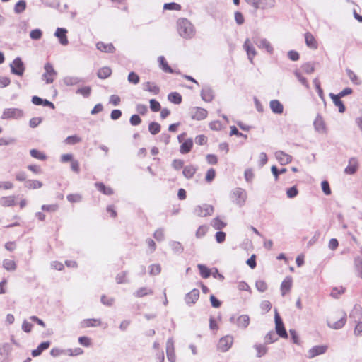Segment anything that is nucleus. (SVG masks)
Segmentation results:
<instances>
[{
	"label": "nucleus",
	"instance_id": "ea45409f",
	"mask_svg": "<svg viewBox=\"0 0 362 362\" xmlns=\"http://www.w3.org/2000/svg\"><path fill=\"white\" fill-rule=\"evenodd\" d=\"M197 267L199 270L201 276L204 279H207L211 276V270L209 269L206 265L199 264Z\"/></svg>",
	"mask_w": 362,
	"mask_h": 362
},
{
	"label": "nucleus",
	"instance_id": "f257e3e1",
	"mask_svg": "<svg viewBox=\"0 0 362 362\" xmlns=\"http://www.w3.org/2000/svg\"><path fill=\"white\" fill-rule=\"evenodd\" d=\"M177 29L180 36L184 39H192L196 33L194 25L185 18L177 21Z\"/></svg>",
	"mask_w": 362,
	"mask_h": 362
},
{
	"label": "nucleus",
	"instance_id": "c756f323",
	"mask_svg": "<svg viewBox=\"0 0 362 362\" xmlns=\"http://www.w3.org/2000/svg\"><path fill=\"white\" fill-rule=\"evenodd\" d=\"M314 128L317 132L325 130V124L322 117L318 114L313 122Z\"/></svg>",
	"mask_w": 362,
	"mask_h": 362
},
{
	"label": "nucleus",
	"instance_id": "5fc2aeb1",
	"mask_svg": "<svg viewBox=\"0 0 362 362\" xmlns=\"http://www.w3.org/2000/svg\"><path fill=\"white\" fill-rule=\"evenodd\" d=\"M354 160L353 158L349 161V164L344 170L345 173L348 175H354L358 169V165L357 163L355 162L354 164L351 163V161Z\"/></svg>",
	"mask_w": 362,
	"mask_h": 362
},
{
	"label": "nucleus",
	"instance_id": "052dcab7",
	"mask_svg": "<svg viewBox=\"0 0 362 362\" xmlns=\"http://www.w3.org/2000/svg\"><path fill=\"white\" fill-rule=\"evenodd\" d=\"M42 36V32L40 29L36 28L30 31V37L34 40H40Z\"/></svg>",
	"mask_w": 362,
	"mask_h": 362
},
{
	"label": "nucleus",
	"instance_id": "c03bdc74",
	"mask_svg": "<svg viewBox=\"0 0 362 362\" xmlns=\"http://www.w3.org/2000/svg\"><path fill=\"white\" fill-rule=\"evenodd\" d=\"M27 4L25 0H19L14 6V12L17 14L22 13L26 8Z\"/></svg>",
	"mask_w": 362,
	"mask_h": 362
},
{
	"label": "nucleus",
	"instance_id": "423d86ee",
	"mask_svg": "<svg viewBox=\"0 0 362 362\" xmlns=\"http://www.w3.org/2000/svg\"><path fill=\"white\" fill-rule=\"evenodd\" d=\"M11 72L16 76H22L25 71V65L21 57L15 58L10 64Z\"/></svg>",
	"mask_w": 362,
	"mask_h": 362
},
{
	"label": "nucleus",
	"instance_id": "4d7b16f0",
	"mask_svg": "<svg viewBox=\"0 0 362 362\" xmlns=\"http://www.w3.org/2000/svg\"><path fill=\"white\" fill-rule=\"evenodd\" d=\"M302 69L305 74H310L315 71L314 63L312 62H308L302 65Z\"/></svg>",
	"mask_w": 362,
	"mask_h": 362
},
{
	"label": "nucleus",
	"instance_id": "7ed1b4c3",
	"mask_svg": "<svg viewBox=\"0 0 362 362\" xmlns=\"http://www.w3.org/2000/svg\"><path fill=\"white\" fill-rule=\"evenodd\" d=\"M274 322L276 334L281 338L287 339L288 337V333L285 329L283 320L276 309L274 310Z\"/></svg>",
	"mask_w": 362,
	"mask_h": 362
},
{
	"label": "nucleus",
	"instance_id": "f8f14e48",
	"mask_svg": "<svg viewBox=\"0 0 362 362\" xmlns=\"http://www.w3.org/2000/svg\"><path fill=\"white\" fill-rule=\"evenodd\" d=\"M200 95L204 101L209 103L214 98V92L211 86L204 85L201 90Z\"/></svg>",
	"mask_w": 362,
	"mask_h": 362
},
{
	"label": "nucleus",
	"instance_id": "9d476101",
	"mask_svg": "<svg viewBox=\"0 0 362 362\" xmlns=\"http://www.w3.org/2000/svg\"><path fill=\"white\" fill-rule=\"evenodd\" d=\"M191 118L194 120H202L207 117L208 112L204 108L194 107L189 112Z\"/></svg>",
	"mask_w": 362,
	"mask_h": 362
},
{
	"label": "nucleus",
	"instance_id": "c9c22d12",
	"mask_svg": "<svg viewBox=\"0 0 362 362\" xmlns=\"http://www.w3.org/2000/svg\"><path fill=\"white\" fill-rule=\"evenodd\" d=\"M168 99L170 102L179 105L182 103V95L177 92H171L168 95Z\"/></svg>",
	"mask_w": 362,
	"mask_h": 362
},
{
	"label": "nucleus",
	"instance_id": "6ab92c4d",
	"mask_svg": "<svg viewBox=\"0 0 362 362\" xmlns=\"http://www.w3.org/2000/svg\"><path fill=\"white\" fill-rule=\"evenodd\" d=\"M327 346L325 345L315 346L312 347L309 351V358H314L318 355L323 354L326 352Z\"/></svg>",
	"mask_w": 362,
	"mask_h": 362
},
{
	"label": "nucleus",
	"instance_id": "bb28decb",
	"mask_svg": "<svg viewBox=\"0 0 362 362\" xmlns=\"http://www.w3.org/2000/svg\"><path fill=\"white\" fill-rule=\"evenodd\" d=\"M346 322V314L345 313H343V315L340 317V319L333 323L328 322L327 325L334 329H339L342 328Z\"/></svg>",
	"mask_w": 362,
	"mask_h": 362
},
{
	"label": "nucleus",
	"instance_id": "bf43d9fd",
	"mask_svg": "<svg viewBox=\"0 0 362 362\" xmlns=\"http://www.w3.org/2000/svg\"><path fill=\"white\" fill-rule=\"evenodd\" d=\"M313 84H314V86L315 87V89H316V90L317 92V94H318L319 97L322 100H324L323 90H322V88L320 86V82L319 81L317 78H315L313 79Z\"/></svg>",
	"mask_w": 362,
	"mask_h": 362
},
{
	"label": "nucleus",
	"instance_id": "412c9836",
	"mask_svg": "<svg viewBox=\"0 0 362 362\" xmlns=\"http://www.w3.org/2000/svg\"><path fill=\"white\" fill-rule=\"evenodd\" d=\"M158 62L160 68L165 73L173 74L176 73L168 64L165 58L163 56H160L158 58ZM178 72H177V74Z\"/></svg>",
	"mask_w": 362,
	"mask_h": 362
},
{
	"label": "nucleus",
	"instance_id": "774afa93",
	"mask_svg": "<svg viewBox=\"0 0 362 362\" xmlns=\"http://www.w3.org/2000/svg\"><path fill=\"white\" fill-rule=\"evenodd\" d=\"M298 194V190L296 186H292L291 187L287 189L286 195L288 198L292 199L296 197Z\"/></svg>",
	"mask_w": 362,
	"mask_h": 362
},
{
	"label": "nucleus",
	"instance_id": "2f4dec72",
	"mask_svg": "<svg viewBox=\"0 0 362 362\" xmlns=\"http://www.w3.org/2000/svg\"><path fill=\"white\" fill-rule=\"evenodd\" d=\"M144 90L151 92L154 95H158L160 93V88L153 83L147 81L144 83Z\"/></svg>",
	"mask_w": 362,
	"mask_h": 362
},
{
	"label": "nucleus",
	"instance_id": "09e8293b",
	"mask_svg": "<svg viewBox=\"0 0 362 362\" xmlns=\"http://www.w3.org/2000/svg\"><path fill=\"white\" fill-rule=\"evenodd\" d=\"M346 72L351 82L356 85H359L361 83V80L358 78V76L355 74V73L350 69L349 68L346 69Z\"/></svg>",
	"mask_w": 362,
	"mask_h": 362
},
{
	"label": "nucleus",
	"instance_id": "7c9ffc66",
	"mask_svg": "<svg viewBox=\"0 0 362 362\" xmlns=\"http://www.w3.org/2000/svg\"><path fill=\"white\" fill-rule=\"evenodd\" d=\"M305 40L308 47L315 49L317 48V42L310 33H307L305 34Z\"/></svg>",
	"mask_w": 362,
	"mask_h": 362
},
{
	"label": "nucleus",
	"instance_id": "864d4df0",
	"mask_svg": "<svg viewBox=\"0 0 362 362\" xmlns=\"http://www.w3.org/2000/svg\"><path fill=\"white\" fill-rule=\"evenodd\" d=\"M76 94L82 95L85 98H88L91 93V88L89 86H83L76 90Z\"/></svg>",
	"mask_w": 362,
	"mask_h": 362
},
{
	"label": "nucleus",
	"instance_id": "393cba45",
	"mask_svg": "<svg viewBox=\"0 0 362 362\" xmlns=\"http://www.w3.org/2000/svg\"><path fill=\"white\" fill-rule=\"evenodd\" d=\"M270 108L274 114H282L284 112V106L278 100H272L269 103Z\"/></svg>",
	"mask_w": 362,
	"mask_h": 362
},
{
	"label": "nucleus",
	"instance_id": "0eeeda50",
	"mask_svg": "<svg viewBox=\"0 0 362 362\" xmlns=\"http://www.w3.org/2000/svg\"><path fill=\"white\" fill-rule=\"evenodd\" d=\"M214 211V208L212 205L203 204L202 205L195 206L194 214L199 217H205L206 216L211 215Z\"/></svg>",
	"mask_w": 362,
	"mask_h": 362
},
{
	"label": "nucleus",
	"instance_id": "39448f33",
	"mask_svg": "<svg viewBox=\"0 0 362 362\" xmlns=\"http://www.w3.org/2000/svg\"><path fill=\"white\" fill-rule=\"evenodd\" d=\"M252 42L259 49H265L269 54H273L274 48L266 38H259L258 36L255 35L252 37Z\"/></svg>",
	"mask_w": 362,
	"mask_h": 362
},
{
	"label": "nucleus",
	"instance_id": "de8ad7c7",
	"mask_svg": "<svg viewBox=\"0 0 362 362\" xmlns=\"http://www.w3.org/2000/svg\"><path fill=\"white\" fill-rule=\"evenodd\" d=\"M160 124L156 122H151L148 124V131L153 135L158 134L160 132Z\"/></svg>",
	"mask_w": 362,
	"mask_h": 362
},
{
	"label": "nucleus",
	"instance_id": "4468645a",
	"mask_svg": "<svg viewBox=\"0 0 362 362\" xmlns=\"http://www.w3.org/2000/svg\"><path fill=\"white\" fill-rule=\"evenodd\" d=\"M67 30L64 28H57L54 33V36L59 40V42L62 45H67L69 40L67 38Z\"/></svg>",
	"mask_w": 362,
	"mask_h": 362
},
{
	"label": "nucleus",
	"instance_id": "69168bd1",
	"mask_svg": "<svg viewBox=\"0 0 362 362\" xmlns=\"http://www.w3.org/2000/svg\"><path fill=\"white\" fill-rule=\"evenodd\" d=\"M161 267L159 264H154L150 266L149 274L151 276H156L160 273Z\"/></svg>",
	"mask_w": 362,
	"mask_h": 362
},
{
	"label": "nucleus",
	"instance_id": "3c124183",
	"mask_svg": "<svg viewBox=\"0 0 362 362\" xmlns=\"http://www.w3.org/2000/svg\"><path fill=\"white\" fill-rule=\"evenodd\" d=\"M287 169L286 168L278 169V168L276 165H272L271 167V172L274 177L275 181L278 180L279 175L285 173Z\"/></svg>",
	"mask_w": 362,
	"mask_h": 362
},
{
	"label": "nucleus",
	"instance_id": "6e6552de",
	"mask_svg": "<svg viewBox=\"0 0 362 362\" xmlns=\"http://www.w3.org/2000/svg\"><path fill=\"white\" fill-rule=\"evenodd\" d=\"M23 115V111L19 108H6L4 110L1 119H18Z\"/></svg>",
	"mask_w": 362,
	"mask_h": 362
},
{
	"label": "nucleus",
	"instance_id": "72a5a7b5",
	"mask_svg": "<svg viewBox=\"0 0 362 362\" xmlns=\"http://www.w3.org/2000/svg\"><path fill=\"white\" fill-rule=\"evenodd\" d=\"M253 347L257 351L256 356L257 358L262 357L268 351V348L267 347V345L265 344H254Z\"/></svg>",
	"mask_w": 362,
	"mask_h": 362
},
{
	"label": "nucleus",
	"instance_id": "cd10ccee",
	"mask_svg": "<svg viewBox=\"0 0 362 362\" xmlns=\"http://www.w3.org/2000/svg\"><path fill=\"white\" fill-rule=\"evenodd\" d=\"M50 346V342L49 341L41 342L37 349H33L31 352V354L33 357H37L40 356L42 352L46 349H47Z\"/></svg>",
	"mask_w": 362,
	"mask_h": 362
},
{
	"label": "nucleus",
	"instance_id": "20e7f679",
	"mask_svg": "<svg viewBox=\"0 0 362 362\" xmlns=\"http://www.w3.org/2000/svg\"><path fill=\"white\" fill-rule=\"evenodd\" d=\"M246 3L257 9H269L274 7L276 0H245Z\"/></svg>",
	"mask_w": 362,
	"mask_h": 362
},
{
	"label": "nucleus",
	"instance_id": "e2e57ef3",
	"mask_svg": "<svg viewBox=\"0 0 362 362\" xmlns=\"http://www.w3.org/2000/svg\"><path fill=\"white\" fill-rule=\"evenodd\" d=\"M127 79L129 83L135 85L139 83L140 80L139 75L134 71H131L129 74Z\"/></svg>",
	"mask_w": 362,
	"mask_h": 362
},
{
	"label": "nucleus",
	"instance_id": "b1692460",
	"mask_svg": "<svg viewBox=\"0 0 362 362\" xmlns=\"http://www.w3.org/2000/svg\"><path fill=\"white\" fill-rule=\"evenodd\" d=\"M193 147V140L191 138L186 139L182 143L180 147V152L182 154H187L191 151Z\"/></svg>",
	"mask_w": 362,
	"mask_h": 362
},
{
	"label": "nucleus",
	"instance_id": "473e14b6",
	"mask_svg": "<svg viewBox=\"0 0 362 362\" xmlns=\"http://www.w3.org/2000/svg\"><path fill=\"white\" fill-rule=\"evenodd\" d=\"M112 74V69L109 66H103L97 72V76L100 79H105Z\"/></svg>",
	"mask_w": 362,
	"mask_h": 362
},
{
	"label": "nucleus",
	"instance_id": "6e6d98bb",
	"mask_svg": "<svg viewBox=\"0 0 362 362\" xmlns=\"http://www.w3.org/2000/svg\"><path fill=\"white\" fill-rule=\"evenodd\" d=\"M181 8V5L175 2L165 3L163 6V9L170 11H180Z\"/></svg>",
	"mask_w": 362,
	"mask_h": 362
},
{
	"label": "nucleus",
	"instance_id": "dca6fc26",
	"mask_svg": "<svg viewBox=\"0 0 362 362\" xmlns=\"http://www.w3.org/2000/svg\"><path fill=\"white\" fill-rule=\"evenodd\" d=\"M243 47L247 52L248 59L252 63V59L257 54V52L250 39H246Z\"/></svg>",
	"mask_w": 362,
	"mask_h": 362
},
{
	"label": "nucleus",
	"instance_id": "ddd939ff",
	"mask_svg": "<svg viewBox=\"0 0 362 362\" xmlns=\"http://www.w3.org/2000/svg\"><path fill=\"white\" fill-rule=\"evenodd\" d=\"M199 297V291L197 288L192 289L185 296V303L188 306H192L196 303Z\"/></svg>",
	"mask_w": 362,
	"mask_h": 362
},
{
	"label": "nucleus",
	"instance_id": "9b49d317",
	"mask_svg": "<svg viewBox=\"0 0 362 362\" xmlns=\"http://www.w3.org/2000/svg\"><path fill=\"white\" fill-rule=\"evenodd\" d=\"M44 69L45 72L42 74V78L45 80L46 83H52L54 79L50 76H56L57 71L54 70L53 66L49 62H47L45 64Z\"/></svg>",
	"mask_w": 362,
	"mask_h": 362
},
{
	"label": "nucleus",
	"instance_id": "58836bf2",
	"mask_svg": "<svg viewBox=\"0 0 362 362\" xmlns=\"http://www.w3.org/2000/svg\"><path fill=\"white\" fill-rule=\"evenodd\" d=\"M211 226L215 230H221L226 226V223L219 218V217L214 218L211 222Z\"/></svg>",
	"mask_w": 362,
	"mask_h": 362
},
{
	"label": "nucleus",
	"instance_id": "338daca9",
	"mask_svg": "<svg viewBox=\"0 0 362 362\" xmlns=\"http://www.w3.org/2000/svg\"><path fill=\"white\" fill-rule=\"evenodd\" d=\"M98 322V325L100 324V322L96 319H86L82 322V327H91L96 326L95 322Z\"/></svg>",
	"mask_w": 362,
	"mask_h": 362
},
{
	"label": "nucleus",
	"instance_id": "4c0bfd02",
	"mask_svg": "<svg viewBox=\"0 0 362 362\" xmlns=\"http://www.w3.org/2000/svg\"><path fill=\"white\" fill-rule=\"evenodd\" d=\"M196 171L197 169L194 166L187 165L184 167L182 174L187 179H191L194 176Z\"/></svg>",
	"mask_w": 362,
	"mask_h": 362
},
{
	"label": "nucleus",
	"instance_id": "a878e982",
	"mask_svg": "<svg viewBox=\"0 0 362 362\" xmlns=\"http://www.w3.org/2000/svg\"><path fill=\"white\" fill-rule=\"evenodd\" d=\"M11 351V347L8 343H5L0 346V356L3 357L2 359L0 358V362H6Z\"/></svg>",
	"mask_w": 362,
	"mask_h": 362
},
{
	"label": "nucleus",
	"instance_id": "c85d7f7f",
	"mask_svg": "<svg viewBox=\"0 0 362 362\" xmlns=\"http://www.w3.org/2000/svg\"><path fill=\"white\" fill-rule=\"evenodd\" d=\"M95 186L99 192L105 195H111L114 193L113 189L110 187L106 186L103 182H96Z\"/></svg>",
	"mask_w": 362,
	"mask_h": 362
},
{
	"label": "nucleus",
	"instance_id": "13d9d810",
	"mask_svg": "<svg viewBox=\"0 0 362 362\" xmlns=\"http://www.w3.org/2000/svg\"><path fill=\"white\" fill-rule=\"evenodd\" d=\"M81 139L79 136H78L77 135H71V136H67L66 138V139L64 140V142L69 145H74V144L81 142Z\"/></svg>",
	"mask_w": 362,
	"mask_h": 362
},
{
	"label": "nucleus",
	"instance_id": "1a4fd4ad",
	"mask_svg": "<svg viewBox=\"0 0 362 362\" xmlns=\"http://www.w3.org/2000/svg\"><path fill=\"white\" fill-rule=\"evenodd\" d=\"M233 342V337L230 335H226L220 339L217 345V349L222 352L229 350Z\"/></svg>",
	"mask_w": 362,
	"mask_h": 362
},
{
	"label": "nucleus",
	"instance_id": "2eb2a0df",
	"mask_svg": "<svg viewBox=\"0 0 362 362\" xmlns=\"http://www.w3.org/2000/svg\"><path fill=\"white\" fill-rule=\"evenodd\" d=\"M275 158L282 165H286L292 161V156L283 151H278L275 153Z\"/></svg>",
	"mask_w": 362,
	"mask_h": 362
},
{
	"label": "nucleus",
	"instance_id": "680f3d73",
	"mask_svg": "<svg viewBox=\"0 0 362 362\" xmlns=\"http://www.w3.org/2000/svg\"><path fill=\"white\" fill-rule=\"evenodd\" d=\"M255 287L259 292H264L267 290V283L263 280H257L255 283Z\"/></svg>",
	"mask_w": 362,
	"mask_h": 362
},
{
	"label": "nucleus",
	"instance_id": "0e129e2a",
	"mask_svg": "<svg viewBox=\"0 0 362 362\" xmlns=\"http://www.w3.org/2000/svg\"><path fill=\"white\" fill-rule=\"evenodd\" d=\"M150 108L152 112H156L160 110L161 106L158 101L155 99H151L149 100Z\"/></svg>",
	"mask_w": 362,
	"mask_h": 362
},
{
	"label": "nucleus",
	"instance_id": "37998d69",
	"mask_svg": "<svg viewBox=\"0 0 362 362\" xmlns=\"http://www.w3.org/2000/svg\"><path fill=\"white\" fill-rule=\"evenodd\" d=\"M153 291L152 289L147 288V287H141L139 288L134 295L137 298H141L144 296H146L149 294H152Z\"/></svg>",
	"mask_w": 362,
	"mask_h": 362
},
{
	"label": "nucleus",
	"instance_id": "a19ab883",
	"mask_svg": "<svg viewBox=\"0 0 362 362\" xmlns=\"http://www.w3.org/2000/svg\"><path fill=\"white\" fill-rule=\"evenodd\" d=\"M278 340L276 334L273 331H269L264 337V344L266 345L272 344Z\"/></svg>",
	"mask_w": 362,
	"mask_h": 362
},
{
	"label": "nucleus",
	"instance_id": "a211bd4d",
	"mask_svg": "<svg viewBox=\"0 0 362 362\" xmlns=\"http://www.w3.org/2000/svg\"><path fill=\"white\" fill-rule=\"evenodd\" d=\"M329 97L332 100L334 105L338 107L339 112L340 113H344L346 111V107L341 100V98L339 97L337 94H334L332 93H329Z\"/></svg>",
	"mask_w": 362,
	"mask_h": 362
},
{
	"label": "nucleus",
	"instance_id": "8fccbe9b",
	"mask_svg": "<svg viewBox=\"0 0 362 362\" xmlns=\"http://www.w3.org/2000/svg\"><path fill=\"white\" fill-rule=\"evenodd\" d=\"M354 266L357 272V275L362 279V257H356L354 259Z\"/></svg>",
	"mask_w": 362,
	"mask_h": 362
},
{
	"label": "nucleus",
	"instance_id": "49530a36",
	"mask_svg": "<svg viewBox=\"0 0 362 362\" xmlns=\"http://www.w3.org/2000/svg\"><path fill=\"white\" fill-rule=\"evenodd\" d=\"M30 154L33 158L38 159L40 160H45L47 158V156L44 153L41 152L37 149H31L30 151Z\"/></svg>",
	"mask_w": 362,
	"mask_h": 362
},
{
	"label": "nucleus",
	"instance_id": "f3484780",
	"mask_svg": "<svg viewBox=\"0 0 362 362\" xmlns=\"http://www.w3.org/2000/svg\"><path fill=\"white\" fill-rule=\"evenodd\" d=\"M166 354L168 360L170 362L175 361V354L174 351V343L173 339H168L166 343Z\"/></svg>",
	"mask_w": 362,
	"mask_h": 362
},
{
	"label": "nucleus",
	"instance_id": "79ce46f5",
	"mask_svg": "<svg viewBox=\"0 0 362 362\" xmlns=\"http://www.w3.org/2000/svg\"><path fill=\"white\" fill-rule=\"evenodd\" d=\"M170 246L174 253L181 254L184 251V247L182 244L178 241H171Z\"/></svg>",
	"mask_w": 362,
	"mask_h": 362
},
{
	"label": "nucleus",
	"instance_id": "f03ea898",
	"mask_svg": "<svg viewBox=\"0 0 362 362\" xmlns=\"http://www.w3.org/2000/svg\"><path fill=\"white\" fill-rule=\"evenodd\" d=\"M230 196L231 199H235L233 202L238 206L242 207L245 205L247 199V193L244 189L237 187L230 192Z\"/></svg>",
	"mask_w": 362,
	"mask_h": 362
},
{
	"label": "nucleus",
	"instance_id": "4be33fe9",
	"mask_svg": "<svg viewBox=\"0 0 362 362\" xmlns=\"http://www.w3.org/2000/svg\"><path fill=\"white\" fill-rule=\"evenodd\" d=\"M293 279L291 276H286L281 284V291L282 296H284L288 293L292 286Z\"/></svg>",
	"mask_w": 362,
	"mask_h": 362
},
{
	"label": "nucleus",
	"instance_id": "5701e85b",
	"mask_svg": "<svg viewBox=\"0 0 362 362\" xmlns=\"http://www.w3.org/2000/svg\"><path fill=\"white\" fill-rule=\"evenodd\" d=\"M250 317L247 315H241L236 320L237 326L239 328L245 329L250 324Z\"/></svg>",
	"mask_w": 362,
	"mask_h": 362
},
{
	"label": "nucleus",
	"instance_id": "aec40b11",
	"mask_svg": "<svg viewBox=\"0 0 362 362\" xmlns=\"http://www.w3.org/2000/svg\"><path fill=\"white\" fill-rule=\"evenodd\" d=\"M96 48L105 53H114L115 52V47L112 43L105 44L103 42H98L96 43Z\"/></svg>",
	"mask_w": 362,
	"mask_h": 362
},
{
	"label": "nucleus",
	"instance_id": "f704fd0d",
	"mask_svg": "<svg viewBox=\"0 0 362 362\" xmlns=\"http://www.w3.org/2000/svg\"><path fill=\"white\" fill-rule=\"evenodd\" d=\"M83 82V79L77 76H66L64 78V83L66 86H74Z\"/></svg>",
	"mask_w": 362,
	"mask_h": 362
},
{
	"label": "nucleus",
	"instance_id": "603ef678",
	"mask_svg": "<svg viewBox=\"0 0 362 362\" xmlns=\"http://www.w3.org/2000/svg\"><path fill=\"white\" fill-rule=\"evenodd\" d=\"M3 267L7 271H14L16 269V264L14 261L11 259H4L3 261Z\"/></svg>",
	"mask_w": 362,
	"mask_h": 362
},
{
	"label": "nucleus",
	"instance_id": "e433bc0d",
	"mask_svg": "<svg viewBox=\"0 0 362 362\" xmlns=\"http://www.w3.org/2000/svg\"><path fill=\"white\" fill-rule=\"evenodd\" d=\"M25 187L28 189H39L42 186V183L39 180H28L24 184Z\"/></svg>",
	"mask_w": 362,
	"mask_h": 362
},
{
	"label": "nucleus",
	"instance_id": "a18cd8bd",
	"mask_svg": "<svg viewBox=\"0 0 362 362\" xmlns=\"http://www.w3.org/2000/svg\"><path fill=\"white\" fill-rule=\"evenodd\" d=\"M0 204L3 206H11L15 204L14 197H4L0 199Z\"/></svg>",
	"mask_w": 362,
	"mask_h": 362
}]
</instances>
